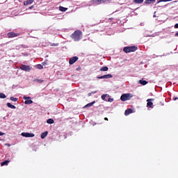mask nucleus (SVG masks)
Returning <instances> with one entry per match:
<instances>
[{"instance_id":"3","label":"nucleus","mask_w":178,"mask_h":178,"mask_svg":"<svg viewBox=\"0 0 178 178\" xmlns=\"http://www.w3.org/2000/svg\"><path fill=\"white\" fill-rule=\"evenodd\" d=\"M131 98H133V95L131 93L123 94L120 97V99L121 101H122V102H125V101H129V99H131Z\"/></svg>"},{"instance_id":"2","label":"nucleus","mask_w":178,"mask_h":178,"mask_svg":"<svg viewBox=\"0 0 178 178\" xmlns=\"http://www.w3.org/2000/svg\"><path fill=\"white\" fill-rule=\"evenodd\" d=\"M137 49H138V48L136 46H131V47H125L123 49L124 52H125V54H129L130 52H136V51H137Z\"/></svg>"},{"instance_id":"10","label":"nucleus","mask_w":178,"mask_h":178,"mask_svg":"<svg viewBox=\"0 0 178 178\" xmlns=\"http://www.w3.org/2000/svg\"><path fill=\"white\" fill-rule=\"evenodd\" d=\"M152 101H154V99H148L147 100V105L149 108H152V105H154V104L152 103Z\"/></svg>"},{"instance_id":"32","label":"nucleus","mask_w":178,"mask_h":178,"mask_svg":"<svg viewBox=\"0 0 178 178\" xmlns=\"http://www.w3.org/2000/svg\"><path fill=\"white\" fill-rule=\"evenodd\" d=\"M107 101H108V102H113V99L109 97Z\"/></svg>"},{"instance_id":"22","label":"nucleus","mask_w":178,"mask_h":178,"mask_svg":"<svg viewBox=\"0 0 178 178\" xmlns=\"http://www.w3.org/2000/svg\"><path fill=\"white\" fill-rule=\"evenodd\" d=\"M10 162V161L6 160L3 162L1 163V166H5V165H8Z\"/></svg>"},{"instance_id":"34","label":"nucleus","mask_w":178,"mask_h":178,"mask_svg":"<svg viewBox=\"0 0 178 178\" xmlns=\"http://www.w3.org/2000/svg\"><path fill=\"white\" fill-rule=\"evenodd\" d=\"M175 29H178V24H176L175 25Z\"/></svg>"},{"instance_id":"36","label":"nucleus","mask_w":178,"mask_h":178,"mask_svg":"<svg viewBox=\"0 0 178 178\" xmlns=\"http://www.w3.org/2000/svg\"><path fill=\"white\" fill-rule=\"evenodd\" d=\"M175 37H178V31L175 35Z\"/></svg>"},{"instance_id":"26","label":"nucleus","mask_w":178,"mask_h":178,"mask_svg":"<svg viewBox=\"0 0 178 178\" xmlns=\"http://www.w3.org/2000/svg\"><path fill=\"white\" fill-rule=\"evenodd\" d=\"M170 1H172V0H159L158 1V3H159L161 2H170Z\"/></svg>"},{"instance_id":"31","label":"nucleus","mask_w":178,"mask_h":178,"mask_svg":"<svg viewBox=\"0 0 178 178\" xmlns=\"http://www.w3.org/2000/svg\"><path fill=\"white\" fill-rule=\"evenodd\" d=\"M35 81H38V83H43V82H44V80H42V79H36V80H35Z\"/></svg>"},{"instance_id":"7","label":"nucleus","mask_w":178,"mask_h":178,"mask_svg":"<svg viewBox=\"0 0 178 178\" xmlns=\"http://www.w3.org/2000/svg\"><path fill=\"white\" fill-rule=\"evenodd\" d=\"M20 69L21 70H24V72H30L31 67H30V65H22Z\"/></svg>"},{"instance_id":"6","label":"nucleus","mask_w":178,"mask_h":178,"mask_svg":"<svg viewBox=\"0 0 178 178\" xmlns=\"http://www.w3.org/2000/svg\"><path fill=\"white\" fill-rule=\"evenodd\" d=\"M8 38H15V37H19V33H16L15 32H9L7 34Z\"/></svg>"},{"instance_id":"4","label":"nucleus","mask_w":178,"mask_h":178,"mask_svg":"<svg viewBox=\"0 0 178 178\" xmlns=\"http://www.w3.org/2000/svg\"><path fill=\"white\" fill-rule=\"evenodd\" d=\"M21 136H22V137H26V138H33L34 137L35 135L33 133H29V132H22L21 134Z\"/></svg>"},{"instance_id":"41","label":"nucleus","mask_w":178,"mask_h":178,"mask_svg":"<svg viewBox=\"0 0 178 178\" xmlns=\"http://www.w3.org/2000/svg\"><path fill=\"white\" fill-rule=\"evenodd\" d=\"M7 145H8V147H10V145H9V144H8Z\"/></svg>"},{"instance_id":"33","label":"nucleus","mask_w":178,"mask_h":178,"mask_svg":"<svg viewBox=\"0 0 178 178\" xmlns=\"http://www.w3.org/2000/svg\"><path fill=\"white\" fill-rule=\"evenodd\" d=\"M76 70H77V71L81 70V67H78L76 68Z\"/></svg>"},{"instance_id":"13","label":"nucleus","mask_w":178,"mask_h":178,"mask_svg":"<svg viewBox=\"0 0 178 178\" xmlns=\"http://www.w3.org/2000/svg\"><path fill=\"white\" fill-rule=\"evenodd\" d=\"M48 136V131H45L41 134L40 135V138L44 140V138H45V137H47Z\"/></svg>"},{"instance_id":"28","label":"nucleus","mask_w":178,"mask_h":178,"mask_svg":"<svg viewBox=\"0 0 178 178\" xmlns=\"http://www.w3.org/2000/svg\"><path fill=\"white\" fill-rule=\"evenodd\" d=\"M94 2H97V3H102V2H104V0H94Z\"/></svg>"},{"instance_id":"14","label":"nucleus","mask_w":178,"mask_h":178,"mask_svg":"<svg viewBox=\"0 0 178 178\" xmlns=\"http://www.w3.org/2000/svg\"><path fill=\"white\" fill-rule=\"evenodd\" d=\"M154 2H156V0H145V3L149 5L151 3H154Z\"/></svg>"},{"instance_id":"27","label":"nucleus","mask_w":178,"mask_h":178,"mask_svg":"<svg viewBox=\"0 0 178 178\" xmlns=\"http://www.w3.org/2000/svg\"><path fill=\"white\" fill-rule=\"evenodd\" d=\"M37 68L39 70H41V69H44V67L41 64H39V65H37Z\"/></svg>"},{"instance_id":"40","label":"nucleus","mask_w":178,"mask_h":178,"mask_svg":"<svg viewBox=\"0 0 178 178\" xmlns=\"http://www.w3.org/2000/svg\"><path fill=\"white\" fill-rule=\"evenodd\" d=\"M110 20H113V18H110Z\"/></svg>"},{"instance_id":"20","label":"nucleus","mask_w":178,"mask_h":178,"mask_svg":"<svg viewBox=\"0 0 178 178\" xmlns=\"http://www.w3.org/2000/svg\"><path fill=\"white\" fill-rule=\"evenodd\" d=\"M59 10H60V12H66L67 10V8H66L63 6H60L59 7Z\"/></svg>"},{"instance_id":"5","label":"nucleus","mask_w":178,"mask_h":178,"mask_svg":"<svg viewBox=\"0 0 178 178\" xmlns=\"http://www.w3.org/2000/svg\"><path fill=\"white\" fill-rule=\"evenodd\" d=\"M24 99H26L24 102L25 105H31L33 104V100H31V97H24Z\"/></svg>"},{"instance_id":"39","label":"nucleus","mask_w":178,"mask_h":178,"mask_svg":"<svg viewBox=\"0 0 178 178\" xmlns=\"http://www.w3.org/2000/svg\"><path fill=\"white\" fill-rule=\"evenodd\" d=\"M104 120H108V118H104Z\"/></svg>"},{"instance_id":"15","label":"nucleus","mask_w":178,"mask_h":178,"mask_svg":"<svg viewBox=\"0 0 178 178\" xmlns=\"http://www.w3.org/2000/svg\"><path fill=\"white\" fill-rule=\"evenodd\" d=\"M94 104H95V101H93V102H92L88 103V104H86V105L85 106V108H90V107L92 106V105H94Z\"/></svg>"},{"instance_id":"37","label":"nucleus","mask_w":178,"mask_h":178,"mask_svg":"<svg viewBox=\"0 0 178 178\" xmlns=\"http://www.w3.org/2000/svg\"><path fill=\"white\" fill-rule=\"evenodd\" d=\"M33 8H34V6H31V7H29V9H33Z\"/></svg>"},{"instance_id":"12","label":"nucleus","mask_w":178,"mask_h":178,"mask_svg":"<svg viewBox=\"0 0 178 178\" xmlns=\"http://www.w3.org/2000/svg\"><path fill=\"white\" fill-rule=\"evenodd\" d=\"M130 113H133V109L128 108L125 111L124 115H125V116H129V115H130Z\"/></svg>"},{"instance_id":"29","label":"nucleus","mask_w":178,"mask_h":178,"mask_svg":"<svg viewBox=\"0 0 178 178\" xmlns=\"http://www.w3.org/2000/svg\"><path fill=\"white\" fill-rule=\"evenodd\" d=\"M92 94H97V91H93L92 92H89L88 95V97H91V95H92Z\"/></svg>"},{"instance_id":"25","label":"nucleus","mask_w":178,"mask_h":178,"mask_svg":"<svg viewBox=\"0 0 178 178\" xmlns=\"http://www.w3.org/2000/svg\"><path fill=\"white\" fill-rule=\"evenodd\" d=\"M0 98L5 99V98H6V95L4 93H0Z\"/></svg>"},{"instance_id":"21","label":"nucleus","mask_w":178,"mask_h":178,"mask_svg":"<svg viewBox=\"0 0 178 178\" xmlns=\"http://www.w3.org/2000/svg\"><path fill=\"white\" fill-rule=\"evenodd\" d=\"M106 97H109L108 95H102V99H103V101H107L106 100Z\"/></svg>"},{"instance_id":"18","label":"nucleus","mask_w":178,"mask_h":178,"mask_svg":"<svg viewBox=\"0 0 178 178\" xmlns=\"http://www.w3.org/2000/svg\"><path fill=\"white\" fill-rule=\"evenodd\" d=\"M47 123H48V124H54V119L52 118H49L47 120Z\"/></svg>"},{"instance_id":"30","label":"nucleus","mask_w":178,"mask_h":178,"mask_svg":"<svg viewBox=\"0 0 178 178\" xmlns=\"http://www.w3.org/2000/svg\"><path fill=\"white\" fill-rule=\"evenodd\" d=\"M58 45H59V44H58V43H52L51 44V47H58Z\"/></svg>"},{"instance_id":"24","label":"nucleus","mask_w":178,"mask_h":178,"mask_svg":"<svg viewBox=\"0 0 178 178\" xmlns=\"http://www.w3.org/2000/svg\"><path fill=\"white\" fill-rule=\"evenodd\" d=\"M10 101H13L14 102H17V100L19 99L18 98H15V97H11L10 98Z\"/></svg>"},{"instance_id":"8","label":"nucleus","mask_w":178,"mask_h":178,"mask_svg":"<svg viewBox=\"0 0 178 178\" xmlns=\"http://www.w3.org/2000/svg\"><path fill=\"white\" fill-rule=\"evenodd\" d=\"M79 60V57L77 56H73L72 58H70L69 63L70 65H73L74 63H76Z\"/></svg>"},{"instance_id":"16","label":"nucleus","mask_w":178,"mask_h":178,"mask_svg":"<svg viewBox=\"0 0 178 178\" xmlns=\"http://www.w3.org/2000/svg\"><path fill=\"white\" fill-rule=\"evenodd\" d=\"M139 83L141 84L142 86H146V84H148V81L139 80Z\"/></svg>"},{"instance_id":"9","label":"nucleus","mask_w":178,"mask_h":178,"mask_svg":"<svg viewBox=\"0 0 178 178\" xmlns=\"http://www.w3.org/2000/svg\"><path fill=\"white\" fill-rule=\"evenodd\" d=\"M112 77H113V76H112V74H106V75L98 76L97 79H112Z\"/></svg>"},{"instance_id":"38","label":"nucleus","mask_w":178,"mask_h":178,"mask_svg":"<svg viewBox=\"0 0 178 178\" xmlns=\"http://www.w3.org/2000/svg\"><path fill=\"white\" fill-rule=\"evenodd\" d=\"M0 136H3V133H2L1 131H0Z\"/></svg>"},{"instance_id":"17","label":"nucleus","mask_w":178,"mask_h":178,"mask_svg":"<svg viewBox=\"0 0 178 178\" xmlns=\"http://www.w3.org/2000/svg\"><path fill=\"white\" fill-rule=\"evenodd\" d=\"M7 106L11 109H16V106L10 103H7Z\"/></svg>"},{"instance_id":"11","label":"nucleus","mask_w":178,"mask_h":178,"mask_svg":"<svg viewBox=\"0 0 178 178\" xmlns=\"http://www.w3.org/2000/svg\"><path fill=\"white\" fill-rule=\"evenodd\" d=\"M34 2V0H26L24 1V6H27V5H31Z\"/></svg>"},{"instance_id":"19","label":"nucleus","mask_w":178,"mask_h":178,"mask_svg":"<svg viewBox=\"0 0 178 178\" xmlns=\"http://www.w3.org/2000/svg\"><path fill=\"white\" fill-rule=\"evenodd\" d=\"M108 68L106 66L102 67L100 69V72H108Z\"/></svg>"},{"instance_id":"23","label":"nucleus","mask_w":178,"mask_h":178,"mask_svg":"<svg viewBox=\"0 0 178 178\" xmlns=\"http://www.w3.org/2000/svg\"><path fill=\"white\" fill-rule=\"evenodd\" d=\"M134 3H143L144 0H134Z\"/></svg>"},{"instance_id":"1","label":"nucleus","mask_w":178,"mask_h":178,"mask_svg":"<svg viewBox=\"0 0 178 178\" xmlns=\"http://www.w3.org/2000/svg\"><path fill=\"white\" fill-rule=\"evenodd\" d=\"M70 37L73 41H80V40L83 38V32L80 30H76L70 35Z\"/></svg>"},{"instance_id":"35","label":"nucleus","mask_w":178,"mask_h":178,"mask_svg":"<svg viewBox=\"0 0 178 178\" xmlns=\"http://www.w3.org/2000/svg\"><path fill=\"white\" fill-rule=\"evenodd\" d=\"M177 99H178V97H174L173 98V101H177Z\"/></svg>"},{"instance_id":"42","label":"nucleus","mask_w":178,"mask_h":178,"mask_svg":"<svg viewBox=\"0 0 178 178\" xmlns=\"http://www.w3.org/2000/svg\"><path fill=\"white\" fill-rule=\"evenodd\" d=\"M43 65H45V63H43Z\"/></svg>"}]
</instances>
